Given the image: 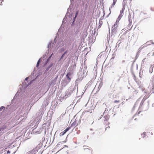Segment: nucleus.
Segmentation results:
<instances>
[{"label": "nucleus", "mask_w": 154, "mask_h": 154, "mask_svg": "<svg viewBox=\"0 0 154 154\" xmlns=\"http://www.w3.org/2000/svg\"><path fill=\"white\" fill-rule=\"evenodd\" d=\"M4 108V106H1L0 107V111H1Z\"/></svg>", "instance_id": "14"}, {"label": "nucleus", "mask_w": 154, "mask_h": 154, "mask_svg": "<svg viewBox=\"0 0 154 154\" xmlns=\"http://www.w3.org/2000/svg\"><path fill=\"white\" fill-rule=\"evenodd\" d=\"M125 7H123L122 9L120 11V14H123V13L124 12V10H125Z\"/></svg>", "instance_id": "8"}, {"label": "nucleus", "mask_w": 154, "mask_h": 154, "mask_svg": "<svg viewBox=\"0 0 154 154\" xmlns=\"http://www.w3.org/2000/svg\"><path fill=\"white\" fill-rule=\"evenodd\" d=\"M69 77V76H68V74H67L66 75V78H67V77Z\"/></svg>", "instance_id": "22"}, {"label": "nucleus", "mask_w": 154, "mask_h": 154, "mask_svg": "<svg viewBox=\"0 0 154 154\" xmlns=\"http://www.w3.org/2000/svg\"><path fill=\"white\" fill-rule=\"evenodd\" d=\"M116 3V2H115V1H113V2L112 3V5L111 8H112V7H113L115 5Z\"/></svg>", "instance_id": "9"}, {"label": "nucleus", "mask_w": 154, "mask_h": 154, "mask_svg": "<svg viewBox=\"0 0 154 154\" xmlns=\"http://www.w3.org/2000/svg\"><path fill=\"white\" fill-rule=\"evenodd\" d=\"M42 129L40 128L39 130V131H38V132L37 133L38 134H40L42 131Z\"/></svg>", "instance_id": "12"}, {"label": "nucleus", "mask_w": 154, "mask_h": 154, "mask_svg": "<svg viewBox=\"0 0 154 154\" xmlns=\"http://www.w3.org/2000/svg\"><path fill=\"white\" fill-rule=\"evenodd\" d=\"M70 129V127H68L63 132H61L60 133V136L63 135L67 131Z\"/></svg>", "instance_id": "5"}, {"label": "nucleus", "mask_w": 154, "mask_h": 154, "mask_svg": "<svg viewBox=\"0 0 154 154\" xmlns=\"http://www.w3.org/2000/svg\"><path fill=\"white\" fill-rule=\"evenodd\" d=\"M67 79L69 80V82L70 81V80H71V78L69 77H67Z\"/></svg>", "instance_id": "20"}, {"label": "nucleus", "mask_w": 154, "mask_h": 154, "mask_svg": "<svg viewBox=\"0 0 154 154\" xmlns=\"http://www.w3.org/2000/svg\"><path fill=\"white\" fill-rule=\"evenodd\" d=\"M117 0H113V1H115V2H117Z\"/></svg>", "instance_id": "26"}, {"label": "nucleus", "mask_w": 154, "mask_h": 154, "mask_svg": "<svg viewBox=\"0 0 154 154\" xmlns=\"http://www.w3.org/2000/svg\"><path fill=\"white\" fill-rule=\"evenodd\" d=\"M89 112L88 111H86L85 112V113H87V112Z\"/></svg>", "instance_id": "27"}, {"label": "nucleus", "mask_w": 154, "mask_h": 154, "mask_svg": "<svg viewBox=\"0 0 154 154\" xmlns=\"http://www.w3.org/2000/svg\"><path fill=\"white\" fill-rule=\"evenodd\" d=\"M10 152L9 151H8L7 152V153H10Z\"/></svg>", "instance_id": "23"}, {"label": "nucleus", "mask_w": 154, "mask_h": 154, "mask_svg": "<svg viewBox=\"0 0 154 154\" xmlns=\"http://www.w3.org/2000/svg\"><path fill=\"white\" fill-rule=\"evenodd\" d=\"M139 74V76H140V77L142 78V75H141V72H140Z\"/></svg>", "instance_id": "17"}, {"label": "nucleus", "mask_w": 154, "mask_h": 154, "mask_svg": "<svg viewBox=\"0 0 154 154\" xmlns=\"http://www.w3.org/2000/svg\"><path fill=\"white\" fill-rule=\"evenodd\" d=\"M90 113H91L92 112V111H91V112H90Z\"/></svg>", "instance_id": "28"}, {"label": "nucleus", "mask_w": 154, "mask_h": 154, "mask_svg": "<svg viewBox=\"0 0 154 154\" xmlns=\"http://www.w3.org/2000/svg\"><path fill=\"white\" fill-rule=\"evenodd\" d=\"M123 16V14H120V15L119 16V17L117 18V20H116V21L119 22V21L120 20V19H121V18Z\"/></svg>", "instance_id": "7"}, {"label": "nucleus", "mask_w": 154, "mask_h": 154, "mask_svg": "<svg viewBox=\"0 0 154 154\" xmlns=\"http://www.w3.org/2000/svg\"><path fill=\"white\" fill-rule=\"evenodd\" d=\"M131 22L130 23H129V25H130V24L131 25Z\"/></svg>", "instance_id": "24"}, {"label": "nucleus", "mask_w": 154, "mask_h": 154, "mask_svg": "<svg viewBox=\"0 0 154 154\" xmlns=\"http://www.w3.org/2000/svg\"><path fill=\"white\" fill-rule=\"evenodd\" d=\"M78 11H77L76 12V14H75V17H76V16H77L78 14Z\"/></svg>", "instance_id": "18"}, {"label": "nucleus", "mask_w": 154, "mask_h": 154, "mask_svg": "<svg viewBox=\"0 0 154 154\" xmlns=\"http://www.w3.org/2000/svg\"><path fill=\"white\" fill-rule=\"evenodd\" d=\"M114 102L115 103H119V100H115L114 101Z\"/></svg>", "instance_id": "16"}, {"label": "nucleus", "mask_w": 154, "mask_h": 154, "mask_svg": "<svg viewBox=\"0 0 154 154\" xmlns=\"http://www.w3.org/2000/svg\"><path fill=\"white\" fill-rule=\"evenodd\" d=\"M152 43V42L151 41H149L147 42L144 45L143 47H146L149 45L151 44Z\"/></svg>", "instance_id": "6"}, {"label": "nucleus", "mask_w": 154, "mask_h": 154, "mask_svg": "<svg viewBox=\"0 0 154 154\" xmlns=\"http://www.w3.org/2000/svg\"><path fill=\"white\" fill-rule=\"evenodd\" d=\"M67 53V51H65V52L64 53V54L62 55V56L60 58V59H62L63 58V57L64 56V55L65 54H66Z\"/></svg>", "instance_id": "10"}, {"label": "nucleus", "mask_w": 154, "mask_h": 154, "mask_svg": "<svg viewBox=\"0 0 154 154\" xmlns=\"http://www.w3.org/2000/svg\"><path fill=\"white\" fill-rule=\"evenodd\" d=\"M77 125L78 123H77V122L76 120H75L71 124V126H69L68 127H70V129L71 128H74Z\"/></svg>", "instance_id": "3"}, {"label": "nucleus", "mask_w": 154, "mask_h": 154, "mask_svg": "<svg viewBox=\"0 0 154 154\" xmlns=\"http://www.w3.org/2000/svg\"><path fill=\"white\" fill-rule=\"evenodd\" d=\"M53 54L51 55L49 57V58H50L51 57V56H52V55Z\"/></svg>", "instance_id": "25"}, {"label": "nucleus", "mask_w": 154, "mask_h": 154, "mask_svg": "<svg viewBox=\"0 0 154 154\" xmlns=\"http://www.w3.org/2000/svg\"><path fill=\"white\" fill-rule=\"evenodd\" d=\"M110 127L109 126H108L106 128H105V130H106L107 129H109L110 128Z\"/></svg>", "instance_id": "19"}, {"label": "nucleus", "mask_w": 154, "mask_h": 154, "mask_svg": "<svg viewBox=\"0 0 154 154\" xmlns=\"http://www.w3.org/2000/svg\"><path fill=\"white\" fill-rule=\"evenodd\" d=\"M73 89L72 88H70L67 90L65 92V96H70L72 93Z\"/></svg>", "instance_id": "2"}, {"label": "nucleus", "mask_w": 154, "mask_h": 154, "mask_svg": "<svg viewBox=\"0 0 154 154\" xmlns=\"http://www.w3.org/2000/svg\"><path fill=\"white\" fill-rule=\"evenodd\" d=\"M151 68L152 69V71H151V70H150V73H152V69H152V66H150V69H151Z\"/></svg>", "instance_id": "15"}, {"label": "nucleus", "mask_w": 154, "mask_h": 154, "mask_svg": "<svg viewBox=\"0 0 154 154\" xmlns=\"http://www.w3.org/2000/svg\"><path fill=\"white\" fill-rule=\"evenodd\" d=\"M146 132H143V135H144V136H143V137H146Z\"/></svg>", "instance_id": "13"}, {"label": "nucleus", "mask_w": 154, "mask_h": 154, "mask_svg": "<svg viewBox=\"0 0 154 154\" xmlns=\"http://www.w3.org/2000/svg\"><path fill=\"white\" fill-rule=\"evenodd\" d=\"M88 146H83V147L84 148V150H86L87 152H92V150L91 148H88Z\"/></svg>", "instance_id": "4"}, {"label": "nucleus", "mask_w": 154, "mask_h": 154, "mask_svg": "<svg viewBox=\"0 0 154 154\" xmlns=\"http://www.w3.org/2000/svg\"><path fill=\"white\" fill-rule=\"evenodd\" d=\"M40 62V59L38 61L37 64H36V67H38L39 66V63Z\"/></svg>", "instance_id": "11"}, {"label": "nucleus", "mask_w": 154, "mask_h": 154, "mask_svg": "<svg viewBox=\"0 0 154 154\" xmlns=\"http://www.w3.org/2000/svg\"><path fill=\"white\" fill-rule=\"evenodd\" d=\"M28 79H29V78L28 77H26L25 79V80L27 81V80Z\"/></svg>", "instance_id": "21"}, {"label": "nucleus", "mask_w": 154, "mask_h": 154, "mask_svg": "<svg viewBox=\"0 0 154 154\" xmlns=\"http://www.w3.org/2000/svg\"><path fill=\"white\" fill-rule=\"evenodd\" d=\"M119 21L116 20L114 26L112 27V32H116L118 26Z\"/></svg>", "instance_id": "1"}]
</instances>
